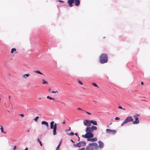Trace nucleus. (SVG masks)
<instances>
[{
	"mask_svg": "<svg viewBox=\"0 0 150 150\" xmlns=\"http://www.w3.org/2000/svg\"><path fill=\"white\" fill-rule=\"evenodd\" d=\"M75 134L76 136H77L79 138V140H80V138H79V136L78 135V134L77 133H75Z\"/></svg>",
	"mask_w": 150,
	"mask_h": 150,
	"instance_id": "obj_28",
	"label": "nucleus"
},
{
	"mask_svg": "<svg viewBox=\"0 0 150 150\" xmlns=\"http://www.w3.org/2000/svg\"><path fill=\"white\" fill-rule=\"evenodd\" d=\"M52 93H58V92L57 91H52Z\"/></svg>",
	"mask_w": 150,
	"mask_h": 150,
	"instance_id": "obj_31",
	"label": "nucleus"
},
{
	"mask_svg": "<svg viewBox=\"0 0 150 150\" xmlns=\"http://www.w3.org/2000/svg\"><path fill=\"white\" fill-rule=\"evenodd\" d=\"M133 120L132 117L131 116H129L126 118V119L121 124V126H122L124 124L127 123L128 122L133 121Z\"/></svg>",
	"mask_w": 150,
	"mask_h": 150,
	"instance_id": "obj_5",
	"label": "nucleus"
},
{
	"mask_svg": "<svg viewBox=\"0 0 150 150\" xmlns=\"http://www.w3.org/2000/svg\"><path fill=\"white\" fill-rule=\"evenodd\" d=\"M108 57L105 54H102L99 57V62L101 64H104L108 62Z\"/></svg>",
	"mask_w": 150,
	"mask_h": 150,
	"instance_id": "obj_1",
	"label": "nucleus"
},
{
	"mask_svg": "<svg viewBox=\"0 0 150 150\" xmlns=\"http://www.w3.org/2000/svg\"><path fill=\"white\" fill-rule=\"evenodd\" d=\"M118 108H120V109H123V108H122V107L121 106H119ZM123 109L125 110V109Z\"/></svg>",
	"mask_w": 150,
	"mask_h": 150,
	"instance_id": "obj_38",
	"label": "nucleus"
},
{
	"mask_svg": "<svg viewBox=\"0 0 150 150\" xmlns=\"http://www.w3.org/2000/svg\"><path fill=\"white\" fill-rule=\"evenodd\" d=\"M28 150V148H26L25 149H24V150Z\"/></svg>",
	"mask_w": 150,
	"mask_h": 150,
	"instance_id": "obj_45",
	"label": "nucleus"
},
{
	"mask_svg": "<svg viewBox=\"0 0 150 150\" xmlns=\"http://www.w3.org/2000/svg\"><path fill=\"white\" fill-rule=\"evenodd\" d=\"M98 147L97 144L96 143H93L89 144L86 147V150H93L94 149H97Z\"/></svg>",
	"mask_w": 150,
	"mask_h": 150,
	"instance_id": "obj_2",
	"label": "nucleus"
},
{
	"mask_svg": "<svg viewBox=\"0 0 150 150\" xmlns=\"http://www.w3.org/2000/svg\"><path fill=\"white\" fill-rule=\"evenodd\" d=\"M86 143L85 141H83L80 142L77 144H74V146H76L78 147H80L81 146H83L86 145Z\"/></svg>",
	"mask_w": 150,
	"mask_h": 150,
	"instance_id": "obj_6",
	"label": "nucleus"
},
{
	"mask_svg": "<svg viewBox=\"0 0 150 150\" xmlns=\"http://www.w3.org/2000/svg\"><path fill=\"white\" fill-rule=\"evenodd\" d=\"M78 83L79 84H81V85H83V83H82V82L79 80H78Z\"/></svg>",
	"mask_w": 150,
	"mask_h": 150,
	"instance_id": "obj_30",
	"label": "nucleus"
},
{
	"mask_svg": "<svg viewBox=\"0 0 150 150\" xmlns=\"http://www.w3.org/2000/svg\"><path fill=\"white\" fill-rule=\"evenodd\" d=\"M19 115L21 116L22 117H23L24 116V115L23 114H20Z\"/></svg>",
	"mask_w": 150,
	"mask_h": 150,
	"instance_id": "obj_34",
	"label": "nucleus"
},
{
	"mask_svg": "<svg viewBox=\"0 0 150 150\" xmlns=\"http://www.w3.org/2000/svg\"><path fill=\"white\" fill-rule=\"evenodd\" d=\"M38 142H39V143H40V145L41 146H42V143L41 142L40 140L39 139H38Z\"/></svg>",
	"mask_w": 150,
	"mask_h": 150,
	"instance_id": "obj_23",
	"label": "nucleus"
},
{
	"mask_svg": "<svg viewBox=\"0 0 150 150\" xmlns=\"http://www.w3.org/2000/svg\"><path fill=\"white\" fill-rule=\"evenodd\" d=\"M86 133H92L93 131L91 127H87L85 130Z\"/></svg>",
	"mask_w": 150,
	"mask_h": 150,
	"instance_id": "obj_10",
	"label": "nucleus"
},
{
	"mask_svg": "<svg viewBox=\"0 0 150 150\" xmlns=\"http://www.w3.org/2000/svg\"><path fill=\"white\" fill-rule=\"evenodd\" d=\"M94 134L92 133H86L85 135H83L82 136L86 138L90 139L93 137Z\"/></svg>",
	"mask_w": 150,
	"mask_h": 150,
	"instance_id": "obj_4",
	"label": "nucleus"
},
{
	"mask_svg": "<svg viewBox=\"0 0 150 150\" xmlns=\"http://www.w3.org/2000/svg\"><path fill=\"white\" fill-rule=\"evenodd\" d=\"M74 3L76 6H78L80 4V1L79 0H74Z\"/></svg>",
	"mask_w": 150,
	"mask_h": 150,
	"instance_id": "obj_13",
	"label": "nucleus"
},
{
	"mask_svg": "<svg viewBox=\"0 0 150 150\" xmlns=\"http://www.w3.org/2000/svg\"><path fill=\"white\" fill-rule=\"evenodd\" d=\"M54 123V121L51 122L50 123V127L51 129H53V134L55 135L57 134L56 129L57 128V124Z\"/></svg>",
	"mask_w": 150,
	"mask_h": 150,
	"instance_id": "obj_3",
	"label": "nucleus"
},
{
	"mask_svg": "<svg viewBox=\"0 0 150 150\" xmlns=\"http://www.w3.org/2000/svg\"><path fill=\"white\" fill-rule=\"evenodd\" d=\"M30 74H27L23 75V77L24 78L26 79L27 77H28L29 76H30Z\"/></svg>",
	"mask_w": 150,
	"mask_h": 150,
	"instance_id": "obj_18",
	"label": "nucleus"
},
{
	"mask_svg": "<svg viewBox=\"0 0 150 150\" xmlns=\"http://www.w3.org/2000/svg\"><path fill=\"white\" fill-rule=\"evenodd\" d=\"M42 125H45L47 127H48L49 126L48 123L46 121H43L41 122Z\"/></svg>",
	"mask_w": 150,
	"mask_h": 150,
	"instance_id": "obj_16",
	"label": "nucleus"
},
{
	"mask_svg": "<svg viewBox=\"0 0 150 150\" xmlns=\"http://www.w3.org/2000/svg\"><path fill=\"white\" fill-rule=\"evenodd\" d=\"M74 0H68L67 3L70 7H72L73 6L72 4L74 2Z\"/></svg>",
	"mask_w": 150,
	"mask_h": 150,
	"instance_id": "obj_11",
	"label": "nucleus"
},
{
	"mask_svg": "<svg viewBox=\"0 0 150 150\" xmlns=\"http://www.w3.org/2000/svg\"><path fill=\"white\" fill-rule=\"evenodd\" d=\"M62 140L61 139V141H60L59 144L58 145H59V146H60L61 144L62 143Z\"/></svg>",
	"mask_w": 150,
	"mask_h": 150,
	"instance_id": "obj_33",
	"label": "nucleus"
},
{
	"mask_svg": "<svg viewBox=\"0 0 150 150\" xmlns=\"http://www.w3.org/2000/svg\"><path fill=\"white\" fill-rule=\"evenodd\" d=\"M97 138H94L91 139H87L88 141H90L91 142H94L97 141Z\"/></svg>",
	"mask_w": 150,
	"mask_h": 150,
	"instance_id": "obj_15",
	"label": "nucleus"
},
{
	"mask_svg": "<svg viewBox=\"0 0 150 150\" xmlns=\"http://www.w3.org/2000/svg\"><path fill=\"white\" fill-rule=\"evenodd\" d=\"M34 72L36 73H38V74H41V75L42 74V73H41L40 71H35Z\"/></svg>",
	"mask_w": 150,
	"mask_h": 150,
	"instance_id": "obj_22",
	"label": "nucleus"
},
{
	"mask_svg": "<svg viewBox=\"0 0 150 150\" xmlns=\"http://www.w3.org/2000/svg\"><path fill=\"white\" fill-rule=\"evenodd\" d=\"M83 123L85 126L87 127L90 126L91 125L90 121H89L87 120H84L83 121Z\"/></svg>",
	"mask_w": 150,
	"mask_h": 150,
	"instance_id": "obj_8",
	"label": "nucleus"
},
{
	"mask_svg": "<svg viewBox=\"0 0 150 150\" xmlns=\"http://www.w3.org/2000/svg\"><path fill=\"white\" fill-rule=\"evenodd\" d=\"M106 132L107 133H112L113 134H115L116 132L115 130H111L110 129H107L106 130Z\"/></svg>",
	"mask_w": 150,
	"mask_h": 150,
	"instance_id": "obj_9",
	"label": "nucleus"
},
{
	"mask_svg": "<svg viewBox=\"0 0 150 150\" xmlns=\"http://www.w3.org/2000/svg\"><path fill=\"white\" fill-rule=\"evenodd\" d=\"M141 84H142V85H144V83L143 82H141Z\"/></svg>",
	"mask_w": 150,
	"mask_h": 150,
	"instance_id": "obj_44",
	"label": "nucleus"
},
{
	"mask_svg": "<svg viewBox=\"0 0 150 150\" xmlns=\"http://www.w3.org/2000/svg\"><path fill=\"white\" fill-rule=\"evenodd\" d=\"M139 115L137 114L134 116L133 117L135 119V121L133 122V124H137L139 122V120H138V117L139 116Z\"/></svg>",
	"mask_w": 150,
	"mask_h": 150,
	"instance_id": "obj_7",
	"label": "nucleus"
},
{
	"mask_svg": "<svg viewBox=\"0 0 150 150\" xmlns=\"http://www.w3.org/2000/svg\"><path fill=\"white\" fill-rule=\"evenodd\" d=\"M1 100V98H0V100Z\"/></svg>",
	"mask_w": 150,
	"mask_h": 150,
	"instance_id": "obj_49",
	"label": "nucleus"
},
{
	"mask_svg": "<svg viewBox=\"0 0 150 150\" xmlns=\"http://www.w3.org/2000/svg\"><path fill=\"white\" fill-rule=\"evenodd\" d=\"M38 118L39 117L37 116L34 119V120L35 121L37 122Z\"/></svg>",
	"mask_w": 150,
	"mask_h": 150,
	"instance_id": "obj_26",
	"label": "nucleus"
},
{
	"mask_svg": "<svg viewBox=\"0 0 150 150\" xmlns=\"http://www.w3.org/2000/svg\"><path fill=\"white\" fill-rule=\"evenodd\" d=\"M77 109L78 110H82L81 108H78Z\"/></svg>",
	"mask_w": 150,
	"mask_h": 150,
	"instance_id": "obj_42",
	"label": "nucleus"
},
{
	"mask_svg": "<svg viewBox=\"0 0 150 150\" xmlns=\"http://www.w3.org/2000/svg\"><path fill=\"white\" fill-rule=\"evenodd\" d=\"M74 133L73 132H71L69 134V135L70 136H73L74 135Z\"/></svg>",
	"mask_w": 150,
	"mask_h": 150,
	"instance_id": "obj_27",
	"label": "nucleus"
},
{
	"mask_svg": "<svg viewBox=\"0 0 150 150\" xmlns=\"http://www.w3.org/2000/svg\"><path fill=\"white\" fill-rule=\"evenodd\" d=\"M0 126L1 127V128H0V129L1 130V132L2 133H4V134H6V132H4V131L3 128L2 127V126L1 125H0Z\"/></svg>",
	"mask_w": 150,
	"mask_h": 150,
	"instance_id": "obj_19",
	"label": "nucleus"
},
{
	"mask_svg": "<svg viewBox=\"0 0 150 150\" xmlns=\"http://www.w3.org/2000/svg\"><path fill=\"white\" fill-rule=\"evenodd\" d=\"M9 98H10V96H9Z\"/></svg>",
	"mask_w": 150,
	"mask_h": 150,
	"instance_id": "obj_47",
	"label": "nucleus"
},
{
	"mask_svg": "<svg viewBox=\"0 0 150 150\" xmlns=\"http://www.w3.org/2000/svg\"><path fill=\"white\" fill-rule=\"evenodd\" d=\"M79 150H85V148H82L80 149H79Z\"/></svg>",
	"mask_w": 150,
	"mask_h": 150,
	"instance_id": "obj_37",
	"label": "nucleus"
},
{
	"mask_svg": "<svg viewBox=\"0 0 150 150\" xmlns=\"http://www.w3.org/2000/svg\"><path fill=\"white\" fill-rule=\"evenodd\" d=\"M65 121H64L62 122V124H65Z\"/></svg>",
	"mask_w": 150,
	"mask_h": 150,
	"instance_id": "obj_43",
	"label": "nucleus"
},
{
	"mask_svg": "<svg viewBox=\"0 0 150 150\" xmlns=\"http://www.w3.org/2000/svg\"><path fill=\"white\" fill-rule=\"evenodd\" d=\"M70 141H71V142H72V143H74V142L73 141V140H72V139H71L70 140Z\"/></svg>",
	"mask_w": 150,
	"mask_h": 150,
	"instance_id": "obj_41",
	"label": "nucleus"
},
{
	"mask_svg": "<svg viewBox=\"0 0 150 150\" xmlns=\"http://www.w3.org/2000/svg\"><path fill=\"white\" fill-rule=\"evenodd\" d=\"M29 131H30V129H28V130H27V132H29Z\"/></svg>",
	"mask_w": 150,
	"mask_h": 150,
	"instance_id": "obj_46",
	"label": "nucleus"
},
{
	"mask_svg": "<svg viewBox=\"0 0 150 150\" xmlns=\"http://www.w3.org/2000/svg\"><path fill=\"white\" fill-rule=\"evenodd\" d=\"M92 130L93 131V130H95L97 129V127L94 126H92L91 127Z\"/></svg>",
	"mask_w": 150,
	"mask_h": 150,
	"instance_id": "obj_20",
	"label": "nucleus"
},
{
	"mask_svg": "<svg viewBox=\"0 0 150 150\" xmlns=\"http://www.w3.org/2000/svg\"><path fill=\"white\" fill-rule=\"evenodd\" d=\"M60 146H59V145H58L57 146V147L56 148V150H59V148Z\"/></svg>",
	"mask_w": 150,
	"mask_h": 150,
	"instance_id": "obj_29",
	"label": "nucleus"
},
{
	"mask_svg": "<svg viewBox=\"0 0 150 150\" xmlns=\"http://www.w3.org/2000/svg\"><path fill=\"white\" fill-rule=\"evenodd\" d=\"M58 1L59 2H62V3H64V1H62V0H58Z\"/></svg>",
	"mask_w": 150,
	"mask_h": 150,
	"instance_id": "obj_36",
	"label": "nucleus"
},
{
	"mask_svg": "<svg viewBox=\"0 0 150 150\" xmlns=\"http://www.w3.org/2000/svg\"><path fill=\"white\" fill-rule=\"evenodd\" d=\"M119 119H120V118L117 117H115V120H119Z\"/></svg>",
	"mask_w": 150,
	"mask_h": 150,
	"instance_id": "obj_32",
	"label": "nucleus"
},
{
	"mask_svg": "<svg viewBox=\"0 0 150 150\" xmlns=\"http://www.w3.org/2000/svg\"><path fill=\"white\" fill-rule=\"evenodd\" d=\"M16 146H14V147L13 148V150H15V149H16Z\"/></svg>",
	"mask_w": 150,
	"mask_h": 150,
	"instance_id": "obj_40",
	"label": "nucleus"
},
{
	"mask_svg": "<svg viewBox=\"0 0 150 150\" xmlns=\"http://www.w3.org/2000/svg\"><path fill=\"white\" fill-rule=\"evenodd\" d=\"M70 129H71V128H70V127H69V129H68L66 130V131H68L70 130Z\"/></svg>",
	"mask_w": 150,
	"mask_h": 150,
	"instance_id": "obj_39",
	"label": "nucleus"
},
{
	"mask_svg": "<svg viewBox=\"0 0 150 150\" xmlns=\"http://www.w3.org/2000/svg\"><path fill=\"white\" fill-rule=\"evenodd\" d=\"M92 85L93 86H95V87H98V88H99V87L97 86V85L96 83H92Z\"/></svg>",
	"mask_w": 150,
	"mask_h": 150,
	"instance_id": "obj_24",
	"label": "nucleus"
},
{
	"mask_svg": "<svg viewBox=\"0 0 150 150\" xmlns=\"http://www.w3.org/2000/svg\"><path fill=\"white\" fill-rule=\"evenodd\" d=\"M16 50L15 48H12L11 50V53H13L14 52L16 51Z\"/></svg>",
	"mask_w": 150,
	"mask_h": 150,
	"instance_id": "obj_21",
	"label": "nucleus"
},
{
	"mask_svg": "<svg viewBox=\"0 0 150 150\" xmlns=\"http://www.w3.org/2000/svg\"><path fill=\"white\" fill-rule=\"evenodd\" d=\"M98 143L99 144V148L101 149L103 147L104 145L103 142L100 141H99L98 142Z\"/></svg>",
	"mask_w": 150,
	"mask_h": 150,
	"instance_id": "obj_12",
	"label": "nucleus"
},
{
	"mask_svg": "<svg viewBox=\"0 0 150 150\" xmlns=\"http://www.w3.org/2000/svg\"><path fill=\"white\" fill-rule=\"evenodd\" d=\"M42 81H43V83H42L43 84H44L45 83H46V84L48 83L47 81H45L44 79H42Z\"/></svg>",
	"mask_w": 150,
	"mask_h": 150,
	"instance_id": "obj_25",
	"label": "nucleus"
},
{
	"mask_svg": "<svg viewBox=\"0 0 150 150\" xmlns=\"http://www.w3.org/2000/svg\"><path fill=\"white\" fill-rule=\"evenodd\" d=\"M85 112L87 113V114H88V115H91V113L89 112H87L86 111H85Z\"/></svg>",
	"mask_w": 150,
	"mask_h": 150,
	"instance_id": "obj_35",
	"label": "nucleus"
},
{
	"mask_svg": "<svg viewBox=\"0 0 150 150\" xmlns=\"http://www.w3.org/2000/svg\"><path fill=\"white\" fill-rule=\"evenodd\" d=\"M41 99V98H39V99Z\"/></svg>",
	"mask_w": 150,
	"mask_h": 150,
	"instance_id": "obj_48",
	"label": "nucleus"
},
{
	"mask_svg": "<svg viewBox=\"0 0 150 150\" xmlns=\"http://www.w3.org/2000/svg\"><path fill=\"white\" fill-rule=\"evenodd\" d=\"M90 123H92L94 125H97V122L96 121H94L93 120H91L90 121Z\"/></svg>",
	"mask_w": 150,
	"mask_h": 150,
	"instance_id": "obj_17",
	"label": "nucleus"
},
{
	"mask_svg": "<svg viewBox=\"0 0 150 150\" xmlns=\"http://www.w3.org/2000/svg\"><path fill=\"white\" fill-rule=\"evenodd\" d=\"M47 98L48 99H50V100H53L54 101L53 102L54 103L62 102H61L57 100L54 98L50 97L48 96H47Z\"/></svg>",
	"mask_w": 150,
	"mask_h": 150,
	"instance_id": "obj_14",
	"label": "nucleus"
}]
</instances>
